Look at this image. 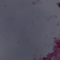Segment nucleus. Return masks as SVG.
<instances>
[{
  "instance_id": "f257e3e1",
  "label": "nucleus",
  "mask_w": 60,
  "mask_h": 60,
  "mask_svg": "<svg viewBox=\"0 0 60 60\" xmlns=\"http://www.w3.org/2000/svg\"><path fill=\"white\" fill-rule=\"evenodd\" d=\"M54 49H56V48H55H55H54Z\"/></svg>"
}]
</instances>
